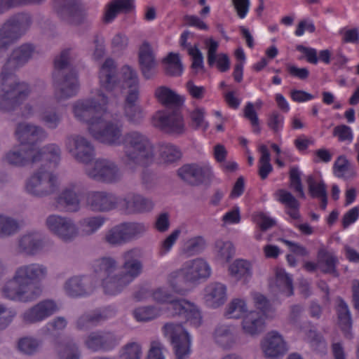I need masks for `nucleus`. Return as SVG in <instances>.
Segmentation results:
<instances>
[{"label":"nucleus","mask_w":359,"mask_h":359,"mask_svg":"<svg viewBox=\"0 0 359 359\" xmlns=\"http://www.w3.org/2000/svg\"><path fill=\"white\" fill-rule=\"evenodd\" d=\"M139 64L144 78H152L155 74L156 62L152 49L147 41H144L140 48Z\"/></svg>","instance_id":"nucleus-33"},{"label":"nucleus","mask_w":359,"mask_h":359,"mask_svg":"<svg viewBox=\"0 0 359 359\" xmlns=\"http://www.w3.org/2000/svg\"><path fill=\"white\" fill-rule=\"evenodd\" d=\"M338 263L337 257L330 252L320 249L318 254V268L325 273H330L334 276H338L336 266Z\"/></svg>","instance_id":"nucleus-43"},{"label":"nucleus","mask_w":359,"mask_h":359,"mask_svg":"<svg viewBox=\"0 0 359 359\" xmlns=\"http://www.w3.org/2000/svg\"><path fill=\"white\" fill-rule=\"evenodd\" d=\"M168 283L172 291L177 294L184 295L191 286L187 281L185 276L182 270L173 271L168 277Z\"/></svg>","instance_id":"nucleus-47"},{"label":"nucleus","mask_w":359,"mask_h":359,"mask_svg":"<svg viewBox=\"0 0 359 359\" xmlns=\"http://www.w3.org/2000/svg\"><path fill=\"white\" fill-rule=\"evenodd\" d=\"M138 96L135 94L127 95L124 107V114L128 121L134 125H139L144 118L141 107L136 104Z\"/></svg>","instance_id":"nucleus-40"},{"label":"nucleus","mask_w":359,"mask_h":359,"mask_svg":"<svg viewBox=\"0 0 359 359\" xmlns=\"http://www.w3.org/2000/svg\"><path fill=\"white\" fill-rule=\"evenodd\" d=\"M20 229L17 219L0 215V238H8L15 235Z\"/></svg>","instance_id":"nucleus-51"},{"label":"nucleus","mask_w":359,"mask_h":359,"mask_svg":"<svg viewBox=\"0 0 359 359\" xmlns=\"http://www.w3.org/2000/svg\"><path fill=\"white\" fill-rule=\"evenodd\" d=\"M227 299V287L219 282L208 284L203 290V300L205 305L211 309L222 306Z\"/></svg>","instance_id":"nucleus-30"},{"label":"nucleus","mask_w":359,"mask_h":359,"mask_svg":"<svg viewBox=\"0 0 359 359\" xmlns=\"http://www.w3.org/2000/svg\"><path fill=\"white\" fill-rule=\"evenodd\" d=\"M61 154L60 147L55 143L46 144L41 148L35 147L37 163L44 160L54 166H57L61 161Z\"/></svg>","instance_id":"nucleus-39"},{"label":"nucleus","mask_w":359,"mask_h":359,"mask_svg":"<svg viewBox=\"0 0 359 359\" xmlns=\"http://www.w3.org/2000/svg\"><path fill=\"white\" fill-rule=\"evenodd\" d=\"M182 153L175 145L170 144H162L160 149V157L166 163H173L181 158Z\"/></svg>","instance_id":"nucleus-60"},{"label":"nucleus","mask_w":359,"mask_h":359,"mask_svg":"<svg viewBox=\"0 0 359 359\" xmlns=\"http://www.w3.org/2000/svg\"><path fill=\"white\" fill-rule=\"evenodd\" d=\"M278 201L290 209H299V203L296 198L289 191L285 189H278L275 193Z\"/></svg>","instance_id":"nucleus-63"},{"label":"nucleus","mask_w":359,"mask_h":359,"mask_svg":"<svg viewBox=\"0 0 359 359\" xmlns=\"http://www.w3.org/2000/svg\"><path fill=\"white\" fill-rule=\"evenodd\" d=\"M69 50H62L54 60L55 71L53 74L60 72L61 74L67 73L69 70H74L71 68Z\"/></svg>","instance_id":"nucleus-61"},{"label":"nucleus","mask_w":359,"mask_h":359,"mask_svg":"<svg viewBox=\"0 0 359 359\" xmlns=\"http://www.w3.org/2000/svg\"><path fill=\"white\" fill-rule=\"evenodd\" d=\"M42 341L33 337H25L18 341V351L26 355H33L40 349Z\"/></svg>","instance_id":"nucleus-50"},{"label":"nucleus","mask_w":359,"mask_h":359,"mask_svg":"<svg viewBox=\"0 0 359 359\" xmlns=\"http://www.w3.org/2000/svg\"><path fill=\"white\" fill-rule=\"evenodd\" d=\"M119 198L106 191H91L85 197L86 208L93 212H108L117 208Z\"/></svg>","instance_id":"nucleus-19"},{"label":"nucleus","mask_w":359,"mask_h":359,"mask_svg":"<svg viewBox=\"0 0 359 359\" xmlns=\"http://www.w3.org/2000/svg\"><path fill=\"white\" fill-rule=\"evenodd\" d=\"M161 313L160 308L154 306L139 307L133 311L137 321H149L158 317Z\"/></svg>","instance_id":"nucleus-58"},{"label":"nucleus","mask_w":359,"mask_h":359,"mask_svg":"<svg viewBox=\"0 0 359 359\" xmlns=\"http://www.w3.org/2000/svg\"><path fill=\"white\" fill-rule=\"evenodd\" d=\"M86 175L92 180L107 184H116L123 178L118 164L108 158H97L85 168Z\"/></svg>","instance_id":"nucleus-9"},{"label":"nucleus","mask_w":359,"mask_h":359,"mask_svg":"<svg viewBox=\"0 0 359 359\" xmlns=\"http://www.w3.org/2000/svg\"><path fill=\"white\" fill-rule=\"evenodd\" d=\"M276 284L279 292L286 297L293 294L292 279L284 269H280L276 271Z\"/></svg>","instance_id":"nucleus-52"},{"label":"nucleus","mask_w":359,"mask_h":359,"mask_svg":"<svg viewBox=\"0 0 359 359\" xmlns=\"http://www.w3.org/2000/svg\"><path fill=\"white\" fill-rule=\"evenodd\" d=\"M142 255V250L140 248H131L121 254L123 264L121 271L130 283H132L143 271V263L140 260Z\"/></svg>","instance_id":"nucleus-25"},{"label":"nucleus","mask_w":359,"mask_h":359,"mask_svg":"<svg viewBox=\"0 0 359 359\" xmlns=\"http://www.w3.org/2000/svg\"><path fill=\"white\" fill-rule=\"evenodd\" d=\"M231 274L236 278H244L247 279L251 276L250 264L246 260H236L229 267Z\"/></svg>","instance_id":"nucleus-59"},{"label":"nucleus","mask_w":359,"mask_h":359,"mask_svg":"<svg viewBox=\"0 0 359 359\" xmlns=\"http://www.w3.org/2000/svg\"><path fill=\"white\" fill-rule=\"evenodd\" d=\"M153 299L160 304H169L173 316L184 318L191 325L198 327L201 324V316L199 310L194 304L184 299H174L172 294L164 287H158L151 292Z\"/></svg>","instance_id":"nucleus-7"},{"label":"nucleus","mask_w":359,"mask_h":359,"mask_svg":"<svg viewBox=\"0 0 359 359\" xmlns=\"http://www.w3.org/2000/svg\"><path fill=\"white\" fill-rule=\"evenodd\" d=\"M80 184L77 182L68 184L55 198V209L59 211L76 213L81 208L79 198Z\"/></svg>","instance_id":"nucleus-21"},{"label":"nucleus","mask_w":359,"mask_h":359,"mask_svg":"<svg viewBox=\"0 0 359 359\" xmlns=\"http://www.w3.org/2000/svg\"><path fill=\"white\" fill-rule=\"evenodd\" d=\"M4 158L8 164L17 168L37 163L35 147L27 146L20 142L8 150Z\"/></svg>","instance_id":"nucleus-26"},{"label":"nucleus","mask_w":359,"mask_h":359,"mask_svg":"<svg viewBox=\"0 0 359 359\" xmlns=\"http://www.w3.org/2000/svg\"><path fill=\"white\" fill-rule=\"evenodd\" d=\"M155 95L166 109H180L184 101L182 96L165 86L158 87L155 91Z\"/></svg>","instance_id":"nucleus-38"},{"label":"nucleus","mask_w":359,"mask_h":359,"mask_svg":"<svg viewBox=\"0 0 359 359\" xmlns=\"http://www.w3.org/2000/svg\"><path fill=\"white\" fill-rule=\"evenodd\" d=\"M103 241L111 246H121L127 243L121 224L114 226L106 231Z\"/></svg>","instance_id":"nucleus-53"},{"label":"nucleus","mask_w":359,"mask_h":359,"mask_svg":"<svg viewBox=\"0 0 359 359\" xmlns=\"http://www.w3.org/2000/svg\"><path fill=\"white\" fill-rule=\"evenodd\" d=\"M59 188L60 181L57 175L43 167L33 172L27 179L25 184L27 192L38 198L50 196L57 192Z\"/></svg>","instance_id":"nucleus-8"},{"label":"nucleus","mask_w":359,"mask_h":359,"mask_svg":"<svg viewBox=\"0 0 359 359\" xmlns=\"http://www.w3.org/2000/svg\"><path fill=\"white\" fill-rule=\"evenodd\" d=\"M88 132L93 138L109 146L121 144L123 137V126L114 121H106L102 116L88 128Z\"/></svg>","instance_id":"nucleus-13"},{"label":"nucleus","mask_w":359,"mask_h":359,"mask_svg":"<svg viewBox=\"0 0 359 359\" xmlns=\"http://www.w3.org/2000/svg\"><path fill=\"white\" fill-rule=\"evenodd\" d=\"M264 316L260 312L252 311L244 316L242 321V330L245 334L256 337L264 332Z\"/></svg>","instance_id":"nucleus-35"},{"label":"nucleus","mask_w":359,"mask_h":359,"mask_svg":"<svg viewBox=\"0 0 359 359\" xmlns=\"http://www.w3.org/2000/svg\"><path fill=\"white\" fill-rule=\"evenodd\" d=\"M48 273V267L41 263L20 265L3 286L2 296L14 302H32L41 296L43 290L39 283L46 278Z\"/></svg>","instance_id":"nucleus-2"},{"label":"nucleus","mask_w":359,"mask_h":359,"mask_svg":"<svg viewBox=\"0 0 359 359\" xmlns=\"http://www.w3.org/2000/svg\"><path fill=\"white\" fill-rule=\"evenodd\" d=\"M215 251L217 259L222 262H229L234 255L235 250L231 242L217 240L215 243Z\"/></svg>","instance_id":"nucleus-54"},{"label":"nucleus","mask_w":359,"mask_h":359,"mask_svg":"<svg viewBox=\"0 0 359 359\" xmlns=\"http://www.w3.org/2000/svg\"><path fill=\"white\" fill-rule=\"evenodd\" d=\"M154 125L171 135H182L186 130L183 116L178 108L158 111L154 117Z\"/></svg>","instance_id":"nucleus-16"},{"label":"nucleus","mask_w":359,"mask_h":359,"mask_svg":"<svg viewBox=\"0 0 359 359\" xmlns=\"http://www.w3.org/2000/svg\"><path fill=\"white\" fill-rule=\"evenodd\" d=\"M55 9L60 17L69 24L81 22V15L76 0H55Z\"/></svg>","instance_id":"nucleus-31"},{"label":"nucleus","mask_w":359,"mask_h":359,"mask_svg":"<svg viewBox=\"0 0 359 359\" xmlns=\"http://www.w3.org/2000/svg\"><path fill=\"white\" fill-rule=\"evenodd\" d=\"M163 333L171 342L175 359H188L191 350L189 334L180 323H168L162 328Z\"/></svg>","instance_id":"nucleus-11"},{"label":"nucleus","mask_w":359,"mask_h":359,"mask_svg":"<svg viewBox=\"0 0 359 359\" xmlns=\"http://www.w3.org/2000/svg\"><path fill=\"white\" fill-rule=\"evenodd\" d=\"M214 341L223 349L232 348L236 342L233 328L228 325H218L213 332Z\"/></svg>","instance_id":"nucleus-36"},{"label":"nucleus","mask_w":359,"mask_h":359,"mask_svg":"<svg viewBox=\"0 0 359 359\" xmlns=\"http://www.w3.org/2000/svg\"><path fill=\"white\" fill-rule=\"evenodd\" d=\"M39 121L50 130L56 129L63 119L62 113L54 106H43L39 111Z\"/></svg>","instance_id":"nucleus-37"},{"label":"nucleus","mask_w":359,"mask_h":359,"mask_svg":"<svg viewBox=\"0 0 359 359\" xmlns=\"http://www.w3.org/2000/svg\"><path fill=\"white\" fill-rule=\"evenodd\" d=\"M14 135L20 143L34 147L36 144L45 141L48 134L41 126L32 123L20 122L15 126Z\"/></svg>","instance_id":"nucleus-22"},{"label":"nucleus","mask_w":359,"mask_h":359,"mask_svg":"<svg viewBox=\"0 0 359 359\" xmlns=\"http://www.w3.org/2000/svg\"><path fill=\"white\" fill-rule=\"evenodd\" d=\"M62 288L65 294L69 297H87L95 292L96 282L90 275H74L65 281Z\"/></svg>","instance_id":"nucleus-18"},{"label":"nucleus","mask_w":359,"mask_h":359,"mask_svg":"<svg viewBox=\"0 0 359 359\" xmlns=\"http://www.w3.org/2000/svg\"><path fill=\"white\" fill-rule=\"evenodd\" d=\"M65 147L77 162L87 165L95 156L93 144L81 135L72 134L67 136L65 140Z\"/></svg>","instance_id":"nucleus-14"},{"label":"nucleus","mask_w":359,"mask_h":359,"mask_svg":"<svg viewBox=\"0 0 359 359\" xmlns=\"http://www.w3.org/2000/svg\"><path fill=\"white\" fill-rule=\"evenodd\" d=\"M205 109L196 108L190 113L191 126L195 129L205 131L208 128V123L205 121Z\"/></svg>","instance_id":"nucleus-62"},{"label":"nucleus","mask_w":359,"mask_h":359,"mask_svg":"<svg viewBox=\"0 0 359 359\" xmlns=\"http://www.w3.org/2000/svg\"><path fill=\"white\" fill-rule=\"evenodd\" d=\"M54 97L57 102L75 97L79 90L80 84L76 72L69 70L67 73L53 74Z\"/></svg>","instance_id":"nucleus-15"},{"label":"nucleus","mask_w":359,"mask_h":359,"mask_svg":"<svg viewBox=\"0 0 359 359\" xmlns=\"http://www.w3.org/2000/svg\"><path fill=\"white\" fill-rule=\"evenodd\" d=\"M68 325V321L63 316H57L48 321L39 330L41 337L55 336L65 330Z\"/></svg>","instance_id":"nucleus-48"},{"label":"nucleus","mask_w":359,"mask_h":359,"mask_svg":"<svg viewBox=\"0 0 359 359\" xmlns=\"http://www.w3.org/2000/svg\"><path fill=\"white\" fill-rule=\"evenodd\" d=\"M35 46L29 43L13 48L0 73V111L11 114L18 109L28 97L29 85L20 80L15 72L25 66L33 57Z\"/></svg>","instance_id":"nucleus-1"},{"label":"nucleus","mask_w":359,"mask_h":359,"mask_svg":"<svg viewBox=\"0 0 359 359\" xmlns=\"http://www.w3.org/2000/svg\"><path fill=\"white\" fill-rule=\"evenodd\" d=\"M60 310L57 304L52 299H44L26 309L21 314L25 324H36L48 318Z\"/></svg>","instance_id":"nucleus-23"},{"label":"nucleus","mask_w":359,"mask_h":359,"mask_svg":"<svg viewBox=\"0 0 359 359\" xmlns=\"http://www.w3.org/2000/svg\"><path fill=\"white\" fill-rule=\"evenodd\" d=\"M166 74L172 76H180L183 71V67L180 60L179 54L170 53L164 59Z\"/></svg>","instance_id":"nucleus-57"},{"label":"nucleus","mask_w":359,"mask_h":359,"mask_svg":"<svg viewBox=\"0 0 359 359\" xmlns=\"http://www.w3.org/2000/svg\"><path fill=\"white\" fill-rule=\"evenodd\" d=\"M121 144L123 155L120 160L130 171L135 172L140 167L147 168L154 161L155 147L145 133L135 130L128 131L123 134Z\"/></svg>","instance_id":"nucleus-3"},{"label":"nucleus","mask_w":359,"mask_h":359,"mask_svg":"<svg viewBox=\"0 0 359 359\" xmlns=\"http://www.w3.org/2000/svg\"><path fill=\"white\" fill-rule=\"evenodd\" d=\"M262 348L266 357L269 358L282 356L287 350L282 336L275 331L268 333Z\"/></svg>","instance_id":"nucleus-32"},{"label":"nucleus","mask_w":359,"mask_h":359,"mask_svg":"<svg viewBox=\"0 0 359 359\" xmlns=\"http://www.w3.org/2000/svg\"><path fill=\"white\" fill-rule=\"evenodd\" d=\"M142 346L140 344L131 341L121 347L116 359H140L142 356Z\"/></svg>","instance_id":"nucleus-56"},{"label":"nucleus","mask_w":359,"mask_h":359,"mask_svg":"<svg viewBox=\"0 0 359 359\" xmlns=\"http://www.w3.org/2000/svg\"><path fill=\"white\" fill-rule=\"evenodd\" d=\"M120 339L114 334L100 331L90 332L85 339V346L93 352L110 351L119 344Z\"/></svg>","instance_id":"nucleus-28"},{"label":"nucleus","mask_w":359,"mask_h":359,"mask_svg":"<svg viewBox=\"0 0 359 359\" xmlns=\"http://www.w3.org/2000/svg\"><path fill=\"white\" fill-rule=\"evenodd\" d=\"M32 23L31 17L18 13L7 18L0 26V50H7L27 32Z\"/></svg>","instance_id":"nucleus-10"},{"label":"nucleus","mask_w":359,"mask_h":359,"mask_svg":"<svg viewBox=\"0 0 359 359\" xmlns=\"http://www.w3.org/2000/svg\"><path fill=\"white\" fill-rule=\"evenodd\" d=\"M290 187L299 194L301 198H305V194L301 180V172L297 167H292L290 171Z\"/></svg>","instance_id":"nucleus-64"},{"label":"nucleus","mask_w":359,"mask_h":359,"mask_svg":"<svg viewBox=\"0 0 359 359\" xmlns=\"http://www.w3.org/2000/svg\"><path fill=\"white\" fill-rule=\"evenodd\" d=\"M105 221L106 218L102 215L82 218L79 221V231H80L83 236H92L104 225Z\"/></svg>","instance_id":"nucleus-42"},{"label":"nucleus","mask_w":359,"mask_h":359,"mask_svg":"<svg viewBox=\"0 0 359 359\" xmlns=\"http://www.w3.org/2000/svg\"><path fill=\"white\" fill-rule=\"evenodd\" d=\"M45 226L53 235L65 243H71L79 236V228L73 219L57 214L49 215Z\"/></svg>","instance_id":"nucleus-12"},{"label":"nucleus","mask_w":359,"mask_h":359,"mask_svg":"<svg viewBox=\"0 0 359 359\" xmlns=\"http://www.w3.org/2000/svg\"><path fill=\"white\" fill-rule=\"evenodd\" d=\"M57 359H81V351L77 341L72 337H66L55 343Z\"/></svg>","instance_id":"nucleus-34"},{"label":"nucleus","mask_w":359,"mask_h":359,"mask_svg":"<svg viewBox=\"0 0 359 359\" xmlns=\"http://www.w3.org/2000/svg\"><path fill=\"white\" fill-rule=\"evenodd\" d=\"M97 97H87L76 100L72 106L73 114L76 120L88 124V128L102 117L107 111L109 104V97L102 91L97 90Z\"/></svg>","instance_id":"nucleus-6"},{"label":"nucleus","mask_w":359,"mask_h":359,"mask_svg":"<svg viewBox=\"0 0 359 359\" xmlns=\"http://www.w3.org/2000/svg\"><path fill=\"white\" fill-rule=\"evenodd\" d=\"M181 269L191 286L198 284L201 280H206L211 275V268L209 264L202 258L186 262Z\"/></svg>","instance_id":"nucleus-29"},{"label":"nucleus","mask_w":359,"mask_h":359,"mask_svg":"<svg viewBox=\"0 0 359 359\" xmlns=\"http://www.w3.org/2000/svg\"><path fill=\"white\" fill-rule=\"evenodd\" d=\"M178 175L187 184L199 186L210 183L212 172L211 167L205 163L187 164L178 170Z\"/></svg>","instance_id":"nucleus-20"},{"label":"nucleus","mask_w":359,"mask_h":359,"mask_svg":"<svg viewBox=\"0 0 359 359\" xmlns=\"http://www.w3.org/2000/svg\"><path fill=\"white\" fill-rule=\"evenodd\" d=\"M205 246L206 241L203 236H193L184 242L181 248V254L186 257H193L201 253Z\"/></svg>","instance_id":"nucleus-44"},{"label":"nucleus","mask_w":359,"mask_h":359,"mask_svg":"<svg viewBox=\"0 0 359 359\" xmlns=\"http://www.w3.org/2000/svg\"><path fill=\"white\" fill-rule=\"evenodd\" d=\"M93 268V272L100 280L103 292L107 295H118L130 284L121 273L116 260L111 257L97 259Z\"/></svg>","instance_id":"nucleus-5"},{"label":"nucleus","mask_w":359,"mask_h":359,"mask_svg":"<svg viewBox=\"0 0 359 359\" xmlns=\"http://www.w3.org/2000/svg\"><path fill=\"white\" fill-rule=\"evenodd\" d=\"M134 8V0H114L108 6L104 20L107 22H110L116 17L118 13H128Z\"/></svg>","instance_id":"nucleus-45"},{"label":"nucleus","mask_w":359,"mask_h":359,"mask_svg":"<svg viewBox=\"0 0 359 359\" xmlns=\"http://www.w3.org/2000/svg\"><path fill=\"white\" fill-rule=\"evenodd\" d=\"M337 313L339 325L341 330L348 337L352 325V319L348 306L341 298L337 299Z\"/></svg>","instance_id":"nucleus-46"},{"label":"nucleus","mask_w":359,"mask_h":359,"mask_svg":"<svg viewBox=\"0 0 359 359\" xmlns=\"http://www.w3.org/2000/svg\"><path fill=\"white\" fill-rule=\"evenodd\" d=\"M120 224L127 243L142 238L149 229L144 222H125Z\"/></svg>","instance_id":"nucleus-41"},{"label":"nucleus","mask_w":359,"mask_h":359,"mask_svg":"<svg viewBox=\"0 0 359 359\" xmlns=\"http://www.w3.org/2000/svg\"><path fill=\"white\" fill-rule=\"evenodd\" d=\"M309 193L312 198H318L327 195V186L322 179L317 180L313 175L306 178Z\"/></svg>","instance_id":"nucleus-55"},{"label":"nucleus","mask_w":359,"mask_h":359,"mask_svg":"<svg viewBox=\"0 0 359 359\" xmlns=\"http://www.w3.org/2000/svg\"><path fill=\"white\" fill-rule=\"evenodd\" d=\"M51 243L53 242L46 239L41 232L28 231L17 238L15 251L19 255L34 256L43 251L46 245Z\"/></svg>","instance_id":"nucleus-17"},{"label":"nucleus","mask_w":359,"mask_h":359,"mask_svg":"<svg viewBox=\"0 0 359 359\" xmlns=\"http://www.w3.org/2000/svg\"><path fill=\"white\" fill-rule=\"evenodd\" d=\"M248 306L243 299H233L226 306L224 316L229 319L244 318L247 314Z\"/></svg>","instance_id":"nucleus-49"},{"label":"nucleus","mask_w":359,"mask_h":359,"mask_svg":"<svg viewBox=\"0 0 359 359\" xmlns=\"http://www.w3.org/2000/svg\"><path fill=\"white\" fill-rule=\"evenodd\" d=\"M119 203L128 214L147 213L154 208V203L151 198L134 192L128 193L120 198Z\"/></svg>","instance_id":"nucleus-27"},{"label":"nucleus","mask_w":359,"mask_h":359,"mask_svg":"<svg viewBox=\"0 0 359 359\" xmlns=\"http://www.w3.org/2000/svg\"><path fill=\"white\" fill-rule=\"evenodd\" d=\"M116 313L117 309L114 306H108L85 313L76 320V329L78 330H87L99 325L108 319L114 318Z\"/></svg>","instance_id":"nucleus-24"},{"label":"nucleus","mask_w":359,"mask_h":359,"mask_svg":"<svg viewBox=\"0 0 359 359\" xmlns=\"http://www.w3.org/2000/svg\"><path fill=\"white\" fill-rule=\"evenodd\" d=\"M121 79H118L117 69L112 59H107L102 65L99 73L100 87L108 92H114L116 95L122 89H128V95L139 96V79L137 72L126 65L121 69Z\"/></svg>","instance_id":"nucleus-4"}]
</instances>
